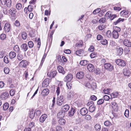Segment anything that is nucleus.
<instances>
[{
  "label": "nucleus",
  "instance_id": "nucleus-1",
  "mask_svg": "<svg viewBox=\"0 0 131 131\" xmlns=\"http://www.w3.org/2000/svg\"><path fill=\"white\" fill-rule=\"evenodd\" d=\"M64 101V99L63 96L62 95H61L59 97H58L57 98L56 102L57 105L60 106L62 105Z\"/></svg>",
  "mask_w": 131,
  "mask_h": 131
},
{
  "label": "nucleus",
  "instance_id": "nucleus-2",
  "mask_svg": "<svg viewBox=\"0 0 131 131\" xmlns=\"http://www.w3.org/2000/svg\"><path fill=\"white\" fill-rule=\"evenodd\" d=\"M3 5H6L8 7H10L11 5V0H0Z\"/></svg>",
  "mask_w": 131,
  "mask_h": 131
},
{
  "label": "nucleus",
  "instance_id": "nucleus-3",
  "mask_svg": "<svg viewBox=\"0 0 131 131\" xmlns=\"http://www.w3.org/2000/svg\"><path fill=\"white\" fill-rule=\"evenodd\" d=\"M115 62L116 64L119 66H124L126 65V62L123 60L118 59L115 60Z\"/></svg>",
  "mask_w": 131,
  "mask_h": 131
},
{
  "label": "nucleus",
  "instance_id": "nucleus-4",
  "mask_svg": "<svg viewBox=\"0 0 131 131\" xmlns=\"http://www.w3.org/2000/svg\"><path fill=\"white\" fill-rule=\"evenodd\" d=\"M117 31L114 30L112 32V35L113 38L115 39L118 38L119 37V34L117 31L119 32L121 29L117 27Z\"/></svg>",
  "mask_w": 131,
  "mask_h": 131
},
{
  "label": "nucleus",
  "instance_id": "nucleus-5",
  "mask_svg": "<svg viewBox=\"0 0 131 131\" xmlns=\"http://www.w3.org/2000/svg\"><path fill=\"white\" fill-rule=\"evenodd\" d=\"M9 95L8 92L2 93L0 96L1 99L3 100H5L9 97Z\"/></svg>",
  "mask_w": 131,
  "mask_h": 131
},
{
  "label": "nucleus",
  "instance_id": "nucleus-6",
  "mask_svg": "<svg viewBox=\"0 0 131 131\" xmlns=\"http://www.w3.org/2000/svg\"><path fill=\"white\" fill-rule=\"evenodd\" d=\"M104 66L105 69L109 71H112L114 69L113 66L110 63H105Z\"/></svg>",
  "mask_w": 131,
  "mask_h": 131
},
{
  "label": "nucleus",
  "instance_id": "nucleus-7",
  "mask_svg": "<svg viewBox=\"0 0 131 131\" xmlns=\"http://www.w3.org/2000/svg\"><path fill=\"white\" fill-rule=\"evenodd\" d=\"M11 29L10 24L8 23H6L5 25L4 29L6 32H8Z\"/></svg>",
  "mask_w": 131,
  "mask_h": 131
},
{
  "label": "nucleus",
  "instance_id": "nucleus-8",
  "mask_svg": "<svg viewBox=\"0 0 131 131\" xmlns=\"http://www.w3.org/2000/svg\"><path fill=\"white\" fill-rule=\"evenodd\" d=\"M56 71H51L50 72H48L47 75L50 78H54L56 75Z\"/></svg>",
  "mask_w": 131,
  "mask_h": 131
},
{
  "label": "nucleus",
  "instance_id": "nucleus-9",
  "mask_svg": "<svg viewBox=\"0 0 131 131\" xmlns=\"http://www.w3.org/2000/svg\"><path fill=\"white\" fill-rule=\"evenodd\" d=\"M73 78V75L70 74H68L64 78V80L65 81L70 82L71 81Z\"/></svg>",
  "mask_w": 131,
  "mask_h": 131
},
{
  "label": "nucleus",
  "instance_id": "nucleus-10",
  "mask_svg": "<svg viewBox=\"0 0 131 131\" xmlns=\"http://www.w3.org/2000/svg\"><path fill=\"white\" fill-rule=\"evenodd\" d=\"M88 110L87 109L85 108H83L80 110V113L83 116L85 115L88 113Z\"/></svg>",
  "mask_w": 131,
  "mask_h": 131
},
{
  "label": "nucleus",
  "instance_id": "nucleus-11",
  "mask_svg": "<svg viewBox=\"0 0 131 131\" xmlns=\"http://www.w3.org/2000/svg\"><path fill=\"white\" fill-rule=\"evenodd\" d=\"M111 106L113 111H117L118 110L117 105L115 102H113L111 103Z\"/></svg>",
  "mask_w": 131,
  "mask_h": 131
},
{
  "label": "nucleus",
  "instance_id": "nucleus-12",
  "mask_svg": "<svg viewBox=\"0 0 131 131\" xmlns=\"http://www.w3.org/2000/svg\"><path fill=\"white\" fill-rule=\"evenodd\" d=\"M28 62L26 60H23L19 63V66L21 67H25L27 65Z\"/></svg>",
  "mask_w": 131,
  "mask_h": 131
},
{
  "label": "nucleus",
  "instance_id": "nucleus-13",
  "mask_svg": "<svg viewBox=\"0 0 131 131\" xmlns=\"http://www.w3.org/2000/svg\"><path fill=\"white\" fill-rule=\"evenodd\" d=\"M48 116L47 114H44L42 115L39 118V121L41 123H43L47 117Z\"/></svg>",
  "mask_w": 131,
  "mask_h": 131
},
{
  "label": "nucleus",
  "instance_id": "nucleus-14",
  "mask_svg": "<svg viewBox=\"0 0 131 131\" xmlns=\"http://www.w3.org/2000/svg\"><path fill=\"white\" fill-rule=\"evenodd\" d=\"M9 14L12 16L14 17L15 16V14L16 12V9L13 8H10L9 10Z\"/></svg>",
  "mask_w": 131,
  "mask_h": 131
},
{
  "label": "nucleus",
  "instance_id": "nucleus-15",
  "mask_svg": "<svg viewBox=\"0 0 131 131\" xmlns=\"http://www.w3.org/2000/svg\"><path fill=\"white\" fill-rule=\"evenodd\" d=\"M123 43L124 45L128 47H130L131 46V42L127 40H124L123 41Z\"/></svg>",
  "mask_w": 131,
  "mask_h": 131
},
{
  "label": "nucleus",
  "instance_id": "nucleus-16",
  "mask_svg": "<svg viewBox=\"0 0 131 131\" xmlns=\"http://www.w3.org/2000/svg\"><path fill=\"white\" fill-rule=\"evenodd\" d=\"M65 113L62 110L59 111L58 113L57 117L59 118H62L64 116Z\"/></svg>",
  "mask_w": 131,
  "mask_h": 131
},
{
  "label": "nucleus",
  "instance_id": "nucleus-17",
  "mask_svg": "<svg viewBox=\"0 0 131 131\" xmlns=\"http://www.w3.org/2000/svg\"><path fill=\"white\" fill-rule=\"evenodd\" d=\"M84 74V73L82 72H80L77 74L76 77L79 79H81L83 78Z\"/></svg>",
  "mask_w": 131,
  "mask_h": 131
},
{
  "label": "nucleus",
  "instance_id": "nucleus-18",
  "mask_svg": "<svg viewBox=\"0 0 131 131\" xmlns=\"http://www.w3.org/2000/svg\"><path fill=\"white\" fill-rule=\"evenodd\" d=\"M123 73L125 76H128L130 74V71L127 68H125L123 70Z\"/></svg>",
  "mask_w": 131,
  "mask_h": 131
},
{
  "label": "nucleus",
  "instance_id": "nucleus-19",
  "mask_svg": "<svg viewBox=\"0 0 131 131\" xmlns=\"http://www.w3.org/2000/svg\"><path fill=\"white\" fill-rule=\"evenodd\" d=\"M87 69L90 72H93L94 70V68L93 65L89 64L87 66Z\"/></svg>",
  "mask_w": 131,
  "mask_h": 131
},
{
  "label": "nucleus",
  "instance_id": "nucleus-20",
  "mask_svg": "<svg viewBox=\"0 0 131 131\" xmlns=\"http://www.w3.org/2000/svg\"><path fill=\"white\" fill-rule=\"evenodd\" d=\"M84 50L80 49L78 50L75 52L76 54L79 56H82L84 54Z\"/></svg>",
  "mask_w": 131,
  "mask_h": 131
},
{
  "label": "nucleus",
  "instance_id": "nucleus-21",
  "mask_svg": "<svg viewBox=\"0 0 131 131\" xmlns=\"http://www.w3.org/2000/svg\"><path fill=\"white\" fill-rule=\"evenodd\" d=\"M21 50H23L25 52L28 49V46L26 43H24L21 45Z\"/></svg>",
  "mask_w": 131,
  "mask_h": 131
},
{
  "label": "nucleus",
  "instance_id": "nucleus-22",
  "mask_svg": "<svg viewBox=\"0 0 131 131\" xmlns=\"http://www.w3.org/2000/svg\"><path fill=\"white\" fill-rule=\"evenodd\" d=\"M75 112V110L74 109L72 108L71 110L69 112V116L70 117L72 116Z\"/></svg>",
  "mask_w": 131,
  "mask_h": 131
},
{
  "label": "nucleus",
  "instance_id": "nucleus-23",
  "mask_svg": "<svg viewBox=\"0 0 131 131\" xmlns=\"http://www.w3.org/2000/svg\"><path fill=\"white\" fill-rule=\"evenodd\" d=\"M124 20V19L119 18L117 20L114 21L113 22V24L115 25H116L121 22H123Z\"/></svg>",
  "mask_w": 131,
  "mask_h": 131
},
{
  "label": "nucleus",
  "instance_id": "nucleus-24",
  "mask_svg": "<svg viewBox=\"0 0 131 131\" xmlns=\"http://www.w3.org/2000/svg\"><path fill=\"white\" fill-rule=\"evenodd\" d=\"M9 55L10 58V59H12L16 57V54L15 52L12 51L9 53Z\"/></svg>",
  "mask_w": 131,
  "mask_h": 131
},
{
  "label": "nucleus",
  "instance_id": "nucleus-25",
  "mask_svg": "<svg viewBox=\"0 0 131 131\" xmlns=\"http://www.w3.org/2000/svg\"><path fill=\"white\" fill-rule=\"evenodd\" d=\"M57 69L59 72L62 73L64 74L65 73V72L63 68L61 66H58Z\"/></svg>",
  "mask_w": 131,
  "mask_h": 131
},
{
  "label": "nucleus",
  "instance_id": "nucleus-26",
  "mask_svg": "<svg viewBox=\"0 0 131 131\" xmlns=\"http://www.w3.org/2000/svg\"><path fill=\"white\" fill-rule=\"evenodd\" d=\"M69 106L68 105H66L62 107V111L65 113L69 109Z\"/></svg>",
  "mask_w": 131,
  "mask_h": 131
},
{
  "label": "nucleus",
  "instance_id": "nucleus-27",
  "mask_svg": "<svg viewBox=\"0 0 131 131\" xmlns=\"http://www.w3.org/2000/svg\"><path fill=\"white\" fill-rule=\"evenodd\" d=\"M129 13V12L128 10H124L123 11H122L120 12L121 15H126V17H128V14Z\"/></svg>",
  "mask_w": 131,
  "mask_h": 131
},
{
  "label": "nucleus",
  "instance_id": "nucleus-28",
  "mask_svg": "<svg viewBox=\"0 0 131 131\" xmlns=\"http://www.w3.org/2000/svg\"><path fill=\"white\" fill-rule=\"evenodd\" d=\"M96 107L94 105H90L89 108V111L91 112H93L95 110Z\"/></svg>",
  "mask_w": 131,
  "mask_h": 131
},
{
  "label": "nucleus",
  "instance_id": "nucleus-29",
  "mask_svg": "<svg viewBox=\"0 0 131 131\" xmlns=\"http://www.w3.org/2000/svg\"><path fill=\"white\" fill-rule=\"evenodd\" d=\"M49 92V90L48 89H46L43 90L42 92V94L43 95H48Z\"/></svg>",
  "mask_w": 131,
  "mask_h": 131
},
{
  "label": "nucleus",
  "instance_id": "nucleus-30",
  "mask_svg": "<svg viewBox=\"0 0 131 131\" xmlns=\"http://www.w3.org/2000/svg\"><path fill=\"white\" fill-rule=\"evenodd\" d=\"M49 81V79L48 78H47L44 80L42 83V85L44 86H47L48 84Z\"/></svg>",
  "mask_w": 131,
  "mask_h": 131
},
{
  "label": "nucleus",
  "instance_id": "nucleus-31",
  "mask_svg": "<svg viewBox=\"0 0 131 131\" xmlns=\"http://www.w3.org/2000/svg\"><path fill=\"white\" fill-rule=\"evenodd\" d=\"M123 53V49L122 48H119L117 50V53L118 55L119 56H121Z\"/></svg>",
  "mask_w": 131,
  "mask_h": 131
},
{
  "label": "nucleus",
  "instance_id": "nucleus-32",
  "mask_svg": "<svg viewBox=\"0 0 131 131\" xmlns=\"http://www.w3.org/2000/svg\"><path fill=\"white\" fill-rule=\"evenodd\" d=\"M58 122L59 124L63 125L65 124L66 121L63 118L60 119L58 120Z\"/></svg>",
  "mask_w": 131,
  "mask_h": 131
},
{
  "label": "nucleus",
  "instance_id": "nucleus-33",
  "mask_svg": "<svg viewBox=\"0 0 131 131\" xmlns=\"http://www.w3.org/2000/svg\"><path fill=\"white\" fill-rule=\"evenodd\" d=\"M88 61L86 60H82L80 62V64L81 65L85 66L88 63Z\"/></svg>",
  "mask_w": 131,
  "mask_h": 131
},
{
  "label": "nucleus",
  "instance_id": "nucleus-34",
  "mask_svg": "<svg viewBox=\"0 0 131 131\" xmlns=\"http://www.w3.org/2000/svg\"><path fill=\"white\" fill-rule=\"evenodd\" d=\"M111 89L107 88L104 89L103 92L105 94H108L111 92Z\"/></svg>",
  "mask_w": 131,
  "mask_h": 131
},
{
  "label": "nucleus",
  "instance_id": "nucleus-35",
  "mask_svg": "<svg viewBox=\"0 0 131 131\" xmlns=\"http://www.w3.org/2000/svg\"><path fill=\"white\" fill-rule=\"evenodd\" d=\"M9 104L8 103H5L3 105V109L4 110H7L9 107Z\"/></svg>",
  "mask_w": 131,
  "mask_h": 131
},
{
  "label": "nucleus",
  "instance_id": "nucleus-36",
  "mask_svg": "<svg viewBox=\"0 0 131 131\" xmlns=\"http://www.w3.org/2000/svg\"><path fill=\"white\" fill-rule=\"evenodd\" d=\"M101 43L104 45H106L107 44L108 42L107 40L105 39H102L101 41Z\"/></svg>",
  "mask_w": 131,
  "mask_h": 131
},
{
  "label": "nucleus",
  "instance_id": "nucleus-37",
  "mask_svg": "<svg viewBox=\"0 0 131 131\" xmlns=\"http://www.w3.org/2000/svg\"><path fill=\"white\" fill-rule=\"evenodd\" d=\"M14 50L16 52H18L20 50V49L18 45H16L14 47Z\"/></svg>",
  "mask_w": 131,
  "mask_h": 131
},
{
  "label": "nucleus",
  "instance_id": "nucleus-38",
  "mask_svg": "<svg viewBox=\"0 0 131 131\" xmlns=\"http://www.w3.org/2000/svg\"><path fill=\"white\" fill-rule=\"evenodd\" d=\"M118 95V92H116L112 93L111 96V97H112L113 98H115L117 97Z\"/></svg>",
  "mask_w": 131,
  "mask_h": 131
},
{
  "label": "nucleus",
  "instance_id": "nucleus-39",
  "mask_svg": "<svg viewBox=\"0 0 131 131\" xmlns=\"http://www.w3.org/2000/svg\"><path fill=\"white\" fill-rule=\"evenodd\" d=\"M4 62L6 63H8L9 62V60L8 58V56H5L4 58Z\"/></svg>",
  "mask_w": 131,
  "mask_h": 131
},
{
  "label": "nucleus",
  "instance_id": "nucleus-40",
  "mask_svg": "<svg viewBox=\"0 0 131 131\" xmlns=\"http://www.w3.org/2000/svg\"><path fill=\"white\" fill-rule=\"evenodd\" d=\"M35 112H34L30 111L29 113V116L30 117L31 119H33L35 116Z\"/></svg>",
  "mask_w": 131,
  "mask_h": 131
},
{
  "label": "nucleus",
  "instance_id": "nucleus-41",
  "mask_svg": "<svg viewBox=\"0 0 131 131\" xmlns=\"http://www.w3.org/2000/svg\"><path fill=\"white\" fill-rule=\"evenodd\" d=\"M95 128L96 130L99 131L101 128V126L99 124H96L95 126Z\"/></svg>",
  "mask_w": 131,
  "mask_h": 131
},
{
  "label": "nucleus",
  "instance_id": "nucleus-42",
  "mask_svg": "<svg viewBox=\"0 0 131 131\" xmlns=\"http://www.w3.org/2000/svg\"><path fill=\"white\" fill-rule=\"evenodd\" d=\"M22 38L23 39L25 40L27 37V34L26 32H23L21 34Z\"/></svg>",
  "mask_w": 131,
  "mask_h": 131
},
{
  "label": "nucleus",
  "instance_id": "nucleus-43",
  "mask_svg": "<svg viewBox=\"0 0 131 131\" xmlns=\"http://www.w3.org/2000/svg\"><path fill=\"white\" fill-rule=\"evenodd\" d=\"M46 54H44L41 62V63L40 65V66L41 67L42 66L43 63L45 61V59L46 57Z\"/></svg>",
  "mask_w": 131,
  "mask_h": 131
},
{
  "label": "nucleus",
  "instance_id": "nucleus-44",
  "mask_svg": "<svg viewBox=\"0 0 131 131\" xmlns=\"http://www.w3.org/2000/svg\"><path fill=\"white\" fill-rule=\"evenodd\" d=\"M19 97V96L18 95L17 96L15 97L14 98H15V99H13L11 101L12 103L13 104H15L16 102L15 100H18Z\"/></svg>",
  "mask_w": 131,
  "mask_h": 131
},
{
  "label": "nucleus",
  "instance_id": "nucleus-45",
  "mask_svg": "<svg viewBox=\"0 0 131 131\" xmlns=\"http://www.w3.org/2000/svg\"><path fill=\"white\" fill-rule=\"evenodd\" d=\"M23 58V55L21 53H19L17 55V59L19 60H21Z\"/></svg>",
  "mask_w": 131,
  "mask_h": 131
},
{
  "label": "nucleus",
  "instance_id": "nucleus-46",
  "mask_svg": "<svg viewBox=\"0 0 131 131\" xmlns=\"http://www.w3.org/2000/svg\"><path fill=\"white\" fill-rule=\"evenodd\" d=\"M4 71L6 74H8L9 72V69L8 68L5 67L4 69Z\"/></svg>",
  "mask_w": 131,
  "mask_h": 131
},
{
  "label": "nucleus",
  "instance_id": "nucleus-47",
  "mask_svg": "<svg viewBox=\"0 0 131 131\" xmlns=\"http://www.w3.org/2000/svg\"><path fill=\"white\" fill-rule=\"evenodd\" d=\"M16 7L18 10H20L22 8V5L20 3H18L16 5Z\"/></svg>",
  "mask_w": 131,
  "mask_h": 131
},
{
  "label": "nucleus",
  "instance_id": "nucleus-48",
  "mask_svg": "<svg viewBox=\"0 0 131 131\" xmlns=\"http://www.w3.org/2000/svg\"><path fill=\"white\" fill-rule=\"evenodd\" d=\"M28 45L29 47L30 48H32L34 46L33 43L31 41H29L28 43Z\"/></svg>",
  "mask_w": 131,
  "mask_h": 131
},
{
  "label": "nucleus",
  "instance_id": "nucleus-49",
  "mask_svg": "<svg viewBox=\"0 0 131 131\" xmlns=\"http://www.w3.org/2000/svg\"><path fill=\"white\" fill-rule=\"evenodd\" d=\"M91 88H91L93 90H94L96 88V85L95 83H92L91 84Z\"/></svg>",
  "mask_w": 131,
  "mask_h": 131
},
{
  "label": "nucleus",
  "instance_id": "nucleus-50",
  "mask_svg": "<svg viewBox=\"0 0 131 131\" xmlns=\"http://www.w3.org/2000/svg\"><path fill=\"white\" fill-rule=\"evenodd\" d=\"M66 85L68 89H71L72 86V84L69 82H68L66 84Z\"/></svg>",
  "mask_w": 131,
  "mask_h": 131
},
{
  "label": "nucleus",
  "instance_id": "nucleus-51",
  "mask_svg": "<svg viewBox=\"0 0 131 131\" xmlns=\"http://www.w3.org/2000/svg\"><path fill=\"white\" fill-rule=\"evenodd\" d=\"M104 102V100L102 99H99L97 102V104L98 105L102 104Z\"/></svg>",
  "mask_w": 131,
  "mask_h": 131
},
{
  "label": "nucleus",
  "instance_id": "nucleus-52",
  "mask_svg": "<svg viewBox=\"0 0 131 131\" xmlns=\"http://www.w3.org/2000/svg\"><path fill=\"white\" fill-rule=\"evenodd\" d=\"M105 27V25H100L98 27V28L100 30H102Z\"/></svg>",
  "mask_w": 131,
  "mask_h": 131
},
{
  "label": "nucleus",
  "instance_id": "nucleus-53",
  "mask_svg": "<svg viewBox=\"0 0 131 131\" xmlns=\"http://www.w3.org/2000/svg\"><path fill=\"white\" fill-rule=\"evenodd\" d=\"M124 115L125 117H128L129 116V110L128 109L125 110L124 113Z\"/></svg>",
  "mask_w": 131,
  "mask_h": 131
},
{
  "label": "nucleus",
  "instance_id": "nucleus-54",
  "mask_svg": "<svg viewBox=\"0 0 131 131\" xmlns=\"http://www.w3.org/2000/svg\"><path fill=\"white\" fill-rule=\"evenodd\" d=\"M106 34L107 36L108 37L110 38L111 37V36L112 33L111 34V31L108 30Z\"/></svg>",
  "mask_w": 131,
  "mask_h": 131
},
{
  "label": "nucleus",
  "instance_id": "nucleus-55",
  "mask_svg": "<svg viewBox=\"0 0 131 131\" xmlns=\"http://www.w3.org/2000/svg\"><path fill=\"white\" fill-rule=\"evenodd\" d=\"M15 91L14 89H12L9 92L10 95V96H13L14 95L15 93Z\"/></svg>",
  "mask_w": 131,
  "mask_h": 131
},
{
  "label": "nucleus",
  "instance_id": "nucleus-56",
  "mask_svg": "<svg viewBox=\"0 0 131 131\" xmlns=\"http://www.w3.org/2000/svg\"><path fill=\"white\" fill-rule=\"evenodd\" d=\"M33 8L34 7L33 6L30 5L28 6V9L29 11L30 12L32 10Z\"/></svg>",
  "mask_w": 131,
  "mask_h": 131
},
{
  "label": "nucleus",
  "instance_id": "nucleus-57",
  "mask_svg": "<svg viewBox=\"0 0 131 131\" xmlns=\"http://www.w3.org/2000/svg\"><path fill=\"white\" fill-rule=\"evenodd\" d=\"M104 124L105 126H107L111 125V124L109 121H107L104 122Z\"/></svg>",
  "mask_w": 131,
  "mask_h": 131
},
{
  "label": "nucleus",
  "instance_id": "nucleus-58",
  "mask_svg": "<svg viewBox=\"0 0 131 131\" xmlns=\"http://www.w3.org/2000/svg\"><path fill=\"white\" fill-rule=\"evenodd\" d=\"M96 56L97 54L95 52L92 53L90 55V57L91 58H94L96 57Z\"/></svg>",
  "mask_w": 131,
  "mask_h": 131
},
{
  "label": "nucleus",
  "instance_id": "nucleus-59",
  "mask_svg": "<svg viewBox=\"0 0 131 131\" xmlns=\"http://www.w3.org/2000/svg\"><path fill=\"white\" fill-rule=\"evenodd\" d=\"M106 20L105 18H101L99 20V22L100 23H104Z\"/></svg>",
  "mask_w": 131,
  "mask_h": 131
},
{
  "label": "nucleus",
  "instance_id": "nucleus-60",
  "mask_svg": "<svg viewBox=\"0 0 131 131\" xmlns=\"http://www.w3.org/2000/svg\"><path fill=\"white\" fill-rule=\"evenodd\" d=\"M56 131H62V128L61 127L57 126L56 127Z\"/></svg>",
  "mask_w": 131,
  "mask_h": 131
},
{
  "label": "nucleus",
  "instance_id": "nucleus-61",
  "mask_svg": "<svg viewBox=\"0 0 131 131\" xmlns=\"http://www.w3.org/2000/svg\"><path fill=\"white\" fill-rule=\"evenodd\" d=\"M74 94V93L73 91H71L68 94V96L69 98L72 97Z\"/></svg>",
  "mask_w": 131,
  "mask_h": 131
},
{
  "label": "nucleus",
  "instance_id": "nucleus-62",
  "mask_svg": "<svg viewBox=\"0 0 131 131\" xmlns=\"http://www.w3.org/2000/svg\"><path fill=\"white\" fill-rule=\"evenodd\" d=\"M103 37L102 36L100 35H98L97 36V39L98 40H101V39H103Z\"/></svg>",
  "mask_w": 131,
  "mask_h": 131
},
{
  "label": "nucleus",
  "instance_id": "nucleus-63",
  "mask_svg": "<svg viewBox=\"0 0 131 131\" xmlns=\"http://www.w3.org/2000/svg\"><path fill=\"white\" fill-rule=\"evenodd\" d=\"M100 8H97L94 10L93 12L94 14H95L96 13H98L100 11Z\"/></svg>",
  "mask_w": 131,
  "mask_h": 131
},
{
  "label": "nucleus",
  "instance_id": "nucleus-64",
  "mask_svg": "<svg viewBox=\"0 0 131 131\" xmlns=\"http://www.w3.org/2000/svg\"><path fill=\"white\" fill-rule=\"evenodd\" d=\"M90 99L91 100L95 101L96 100L97 97L94 95H92L91 96Z\"/></svg>",
  "mask_w": 131,
  "mask_h": 131
}]
</instances>
